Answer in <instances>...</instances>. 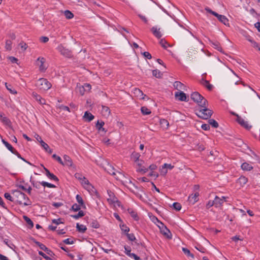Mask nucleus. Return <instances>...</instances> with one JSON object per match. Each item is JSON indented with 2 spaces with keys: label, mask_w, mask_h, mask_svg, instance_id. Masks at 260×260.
Returning a JSON list of instances; mask_svg holds the SVG:
<instances>
[{
  "label": "nucleus",
  "mask_w": 260,
  "mask_h": 260,
  "mask_svg": "<svg viewBox=\"0 0 260 260\" xmlns=\"http://www.w3.org/2000/svg\"><path fill=\"white\" fill-rule=\"evenodd\" d=\"M39 255L42 256L44 258H45L46 260H52V258L50 257L47 256L44 253H43L41 251H39Z\"/></svg>",
  "instance_id": "obj_60"
},
{
  "label": "nucleus",
  "mask_w": 260,
  "mask_h": 260,
  "mask_svg": "<svg viewBox=\"0 0 260 260\" xmlns=\"http://www.w3.org/2000/svg\"><path fill=\"white\" fill-rule=\"evenodd\" d=\"M173 166L171 164H165L161 169V172L163 174L165 175L167 173V170H165V169H169V170H172L173 168Z\"/></svg>",
  "instance_id": "obj_26"
},
{
  "label": "nucleus",
  "mask_w": 260,
  "mask_h": 260,
  "mask_svg": "<svg viewBox=\"0 0 260 260\" xmlns=\"http://www.w3.org/2000/svg\"><path fill=\"white\" fill-rule=\"evenodd\" d=\"M191 99L197 103L200 107L208 104V102L199 92H194L191 94Z\"/></svg>",
  "instance_id": "obj_4"
},
{
  "label": "nucleus",
  "mask_w": 260,
  "mask_h": 260,
  "mask_svg": "<svg viewBox=\"0 0 260 260\" xmlns=\"http://www.w3.org/2000/svg\"><path fill=\"white\" fill-rule=\"evenodd\" d=\"M47 177L51 180H53L54 181L58 180L57 177L56 176H55L53 174L51 173L50 172L47 175Z\"/></svg>",
  "instance_id": "obj_46"
},
{
  "label": "nucleus",
  "mask_w": 260,
  "mask_h": 260,
  "mask_svg": "<svg viewBox=\"0 0 260 260\" xmlns=\"http://www.w3.org/2000/svg\"><path fill=\"white\" fill-rule=\"evenodd\" d=\"M45 62L46 59L44 57H39L37 59L36 63L39 66V70L41 72H45L47 68Z\"/></svg>",
  "instance_id": "obj_8"
},
{
  "label": "nucleus",
  "mask_w": 260,
  "mask_h": 260,
  "mask_svg": "<svg viewBox=\"0 0 260 260\" xmlns=\"http://www.w3.org/2000/svg\"><path fill=\"white\" fill-rule=\"evenodd\" d=\"M175 96L180 101H186V95L185 93L181 91L176 92L175 94Z\"/></svg>",
  "instance_id": "obj_16"
},
{
  "label": "nucleus",
  "mask_w": 260,
  "mask_h": 260,
  "mask_svg": "<svg viewBox=\"0 0 260 260\" xmlns=\"http://www.w3.org/2000/svg\"><path fill=\"white\" fill-rule=\"evenodd\" d=\"M140 156L139 153L134 152L132 153L131 158L135 162V167L136 168V171L144 174L148 171V169L143 166L144 161L140 158Z\"/></svg>",
  "instance_id": "obj_1"
},
{
  "label": "nucleus",
  "mask_w": 260,
  "mask_h": 260,
  "mask_svg": "<svg viewBox=\"0 0 260 260\" xmlns=\"http://www.w3.org/2000/svg\"><path fill=\"white\" fill-rule=\"evenodd\" d=\"M213 206H215L214 200L213 201L210 200L208 202V203L206 204V208L209 209Z\"/></svg>",
  "instance_id": "obj_59"
},
{
  "label": "nucleus",
  "mask_w": 260,
  "mask_h": 260,
  "mask_svg": "<svg viewBox=\"0 0 260 260\" xmlns=\"http://www.w3.org/2000/svg\"><path fill=\"white\" fill-rule=\"evenodd\" d=\"M237 122L242 126L245 128L249 129L251 128V126L249 125L247 121H246L244 119L240 117H238L237 118Z\"/></svg>",
  "instance_id": "obj_14"
},
{
  "label": "nucleus",
  "mask_w": 260,
  "mask_h": 260,
  "mask_svg": "<svg viewBox=\"0 0 260 260\" xmlns=\"http://www.w3.org/2000/svg\"><path fill=\"white\" fill-rule=\"evenodd\" d=\"M19 46L21 48L22 51H25L27 48V44L24 42H21L19 44Z\"/></svg>",
  "instance_id": "obj_47"
},
{
  "label": "nucleus",
  "mask_w": 260,
  "mask_h": 260,
  "mask_svg": "<svg viewBox=\"0 0 260 260\" xmlns=\"http://www.w3.org/2000/svg\"><path fill=\"white\" fill-rule=\"evenodd\" d=\"M152 75L154 77L157 78H160L161 77L162 74L158 70H154L152 71Z\"/></svg>",
  "instance_id": "obj_38"
},
{
  "label": "nucleus",
  "mask_w": 260,
  "mask_h": 260,
  "mask_svg": "<svg viewBox=\"0 0 260 260\" xmlns=\"http://www.w3.org/2000/svg\"><path fill=\"white\" fill-rule=\"evenodd\" d=\"M64 14L67 19H71L74 17L73 14L69 10H66L64 12Z\"/></svg>",
  "instance_id": "obj_41"
},
{
  "label": "nucleus",
  "mask_w": 260,
  "mask_h": 260,
  "mask_svg": "<svg viewBox=\"0 0 260 260\" xmlns=\"http://www.w3.org/2000/svg\"><path fill=\"white\" fill-rule=\"evenodd\" d=\"M238 181L241 185H244L247 183V179L244 176H241L239 178Z\"/></svg>",
  "instance_id": "obj_37"
},
{
  "label": "nucleus",
  "mask_w": 260,
  "mask_h": 260,
  "mask_svg": "<svg viewBox=\"0 0 260 260\" xmlns=\"http://www.w3.org/2000/svg\"><path fill=\"white\" fill-rule=\"evenodd\" d=\"M4 197L6 199H7V200H8L9 201H11L12 202L14 201L13 196L12 197L9 193H8V192L5 193L4 194Z\"/></svg>",
  "instance_id": "obj_51"
},
{
  "label": "nucleus",
  "mask_w": 260,
  "mask_h": 260,
  "mask_svg": "<svg viewBox=\"0 0 260 260\" xmlns=\"http://www.w3.org/2000/svg\"><path fill=\"white\" fill-rule=\"evenodd\" d=\"M41 146L46 151H48V149H49V147L47 144L45 142L43 141L40 143Z\"/></svg>",
  "instance_id": "obj_56"
},
{
  "label": "nucleus",
  "mask_w": 260,
  "mask_h": 260,
  "mask_svg": "<svg viewBox=\"0 0 260 260\" xmlns=\"http://www.w3.org/2000/svg\"><path fill=\"white\" fill-rule=\"evenodd\" d=\"M63 159L64 160V165L68 166L69 167H71L73 165V161L72 159L70 156L67 155H63Z\"/></svg>",
  "instance_id": "obj_21"
},
{
  "label": "nucleus",
  "mask_w": 260,
  "mask_h": 260,
  "mask_svg": "<svg viewBox=\"0 0 260 260\" xmlns=\"http://www.w3.org/2000/svg\"><path fill=\"white\" fill-rule=\"evenodd\" d=\"M173 86L175 89L178 90H185V86L179 81H175L174 83Z\"/></svg>",
  "instance_id": "obj_18"
},
{
  "label": "nucleus",
  "mask_w": 260,
  "mask_h": 260,
  "mask_svg": "<svg viewBox=\"0 0 260 260\" xmlns=\"http://www.w3.org/2000/svg\"><path fill=\"white\" fill-rule=\"evenodd\" d=\"M107 193L108 197L107 198V200L109 204L111 205H113L114 206H120V202L115 196L114 192L110 190H107Z\"/></svg>",
  "instance_id": "obj_6"
},
{
  "label": "nucleus",
  "mask_w": 260,
  "mask_h": 260,
  "mask_svg": "<svg viewBox=\"0 0 260 260\" xmlns=\"http://www.w3.org/2000/svg\"><path fill=\"white\" fill-rule=\"evenodd\" d=\"M75 176L76 178H77L80 181L84 178V177L82 175H81L80 173H77L75 174Z\"/></svg>",
  "instance_id": "obj_64"
},
{
  "label": "nucleus",
  "mask_w": 260,
  "mask_h": 260,
  "mask_svg": "<svg viewBox=\"0 0 260 260\" xmlns=\"http://www.w3.org/2000/svg\"><path fill=\"white\" fill-rule=\"evenodd\" d=\"M76 199L78 204L80 205L83 208H86L85 205L84 204L82 198L79 194L76 195Z\"/></svg>",
  "instance_id": "obj_27"
},
{
  "label": "nucleus",
  "mask_w": 260,
  "mask_h": 260,
  "mask_svg": "<svg viewBox=\"0 0 260 260\" xmlns=\"http://www.w3.org/2000/svg\"><path fill=\"white\" fill-rule=\"evenodd\" d=\"M101 113L104 116L108 117L110 114V110L108 107L102 106Z\"/></svg>",
  "instance_id": "obj_22"
},
{
  "label": "nucleus",
  "mask_w": 260,
  "mask_h": 260,
  "mask_svg": "<svg viewBox=\"0 0 260 260\" xmlns=\"http://www.w3.org/2000/svg\"><path fill=\"white\" fill-rule=\"evenodd\" d=\"M6 87L10 91V92L12 94H15L17 93V91L16 90H15L12 85L7 84V83H5Z\"/></svg>",
  "instance_id": "obj_34"
},
{
  "label": "nucleus",
  "mask_w": 260,
  "mask_h": 260,
  "mask_svg": "<svg viewBox=\"0 0 260 260\" xmlns=\"http://www.w3.org/2000/svg\"><path fill=\"white\" fill-rule=\"evenodd\" d=\"M216 17L221 22L223 23L224 24L226 25L228 24L229 20L225 16L219 15L217 13V15L216 16Z\"/></svg>",
  "instance_id": "obj_25"
},
{
  "label": "nucleus",
  "mask_w": 260,
  "mask_h": 260,
  "mask_svg": "<svg viewBox=\"0 0 260 260\" xmlns=\"http://www.w3.org/2000/svg\"><path fill=\"white\" fill-rule=\"evenodd\" d=\"M4 242L5 244H6L8 247L10 248L13 249V246H14L13 244L11 243V242L7 239H5L4 240Z\"/></svg>",
  "instance_id": "obj_52"
},
{
  "label": "nucleus",
  "mask_w": 260,
  "mask_h": 260,
  "mask_svg": "<svg viewBox=\"0 0 260 260\" xmlns=\"http://www.w3.org/2000/svg\"><path fill=\"white\" fill-rule=\"evenodd\" d=\"M151 30L154 36L158 39L162 37V33L160 31V28H157L156 26H153L151 28Z\"/></svg>",
  "instance_id": "obj_15"
},
{
  "label": "nucleus",
  "mask_w": 260,
  "mask_h": 260,
  "mask_svg": "<svg viewBox=\"0 0 260 260\" xmlns=\"http://www.w3.org/2000/svg\"><path fill=\"white\" fill-rule=\"evenodd\" d=\"M228 198L225 197H221V198L216 196L214 198V202L215 204V207L216 208L220 207L222 206L224 202L226 201V199Z\"/></svg>",
  "instance_id": "obj_9"
},
{
  "label": "nucleus",
  "mask_w": 260,
  "mask_h": 260,
  "mask_svg": "<svg viewBox=\"0 0 260 260\" xmlns=\"http://www.w3.org/2000/svg\"><path fill=\"white\" fill-rule=\"evenodd\" d=\"M209 123L214 128H217L218 126V124L216 121L213 119L209 120Z\"/></svg>",
  "instance_id": "obj_42"
},
{
  "label": "nucleus",
  "mask_w": 260,
  "mask_h": 260,
  "mask_svg": "<svg viewBox=\"0 0 260 260\" xmlns=\"http://www.w3.org/2000/svg\"><path fill=\"white\" fill-rule=\"evenodd\" d=\"M241 168L243 171H250L253 169V167L251 164L247 162L242 163L241 166Z\"/></svg>",
  "instance_id": "obj_17"
},
{
  "label": "nucleus",
  "mask_w": 260,
  "mask_h": 260,
  "mask_svg": "<svg viewBox=\"0 0 260 260\" xmlns=\"http://www.w3.org/2000/svg\"><path fill=\"white\" fill-rule=\"evenodd\" d=\"M199 192L197 191L194 193L190 194L188 198L189 202L193 205L199 200Z\"/></svg>",
  "instance_id": "obj_11"
},
{
  "label": "nucleus",
  "mask_w": 260,
  "mask_h": 260,
  "mask_svg": "<svg viewBox=\"0 0 260 260\" xmlns=\"http://www.w3.org/2000/svg\"><path fill=\"white\" fill-rule=\"evenodd\" d=\"M173 207L177 211H179L181 209V205L178 203H174L173 204Z\"/></svg>",
  "instance_id": "obj_54"
},
{
  "label": "nucleus",
  "mask_w": 260,
  "mask_h": 260,
  "mask_svg": "<svg viewBox=\"0 0 260 260\" xmlns=\"http://www.w3.org/2000/svg\"><path fill=\"white\" fill-rule=\"evenodd\" d=\"M89 181L84 177V178L81 181V183L83 187L85 185H88Z\"/></svg>",
  "instance_id": "obj_62"
},
{
  "label": "nucleus",
  "mask_w": 260,
  "mask_h": 260,
  "mask_svg": "<svg viewBox=\"0 0 260 260\" xmlns=\"http://www.w3.org/2000/svg\"><path fill=\"white\" fill-rule=\"evenodd\" d=\"M12 42L11 41L7 40L6 42V48L7 50H10L11 49Z\"/></svg>",
  "instance_id": "obj_63"
},
{
  "label": "nucleus",
  "mask_w": 260,
  "mask_h": 260,
  "mask_svg": "<svg viewBox=\"0 0 260 260\" xmlns=\"http://www.w3.org/2000/svg\"><path fill=\"white\" fill-rule=\"evenodd\" d=\"M134 93L136 96L140 99L144 100L146 96V95L144 94L143 92L139 89L136 88L134 90Z\"/></svg>",
  "instance_id": "obj_19"
},
{
  "label": "nucleus",
  "mask_w": 260,
  "mask_h": 260,
  "mask_svg": "<svg viewBox=\"0 0 260 260\" xmlns=\"http://www.w3.org/2000/svg\"><path fill=\"white\" fill-rule=\"evenodd\" d=\"M248 40L251 43L253 47L258 49V47H260L256 42L252 40V39H248Z\"/></svg>",
  "instance_id": "obj_57"
},
{
  "label": "nucleus",
  "mask_w": 260,
  "mask_h": 260,
  "mask_svg": "<svg viewBox=\"0 0 260 260\" xmlns=\"http://www.w3.org/2000/svg\"><path fill=\"white\" fill-rule=\"evenodd\" d=\"M37 87L41 90L46 91L49 89L51 86V84L45 78L39 79L36 83Z\"/></svg>",
  "instance_id": "obj_5"
},
{
  "label": "nucleus",
  "mask_w": 260,
  "mask_h": 260,
  "mask_svg": "<svg viewBox=\"0 0 260 260\" xmlns=\"http://www.w3.org/2000/svg\"><path fill=\"white\" fill-rule=\"evenodd\" d=\"M83 187L90 193H92L94 191V188L90 182L88 183V185L84 186Z\"/></svg>",
  "instance_id": "obj_33"
},
{
  "label": "nucleus",
  "mask_w": 260,
  "mask_h": 260,
  "mask_svg": "<svg viewBox=\"0 0 260 260\" xmlns=\"http://www.w3.org/2000/svg\"><path fill=\"white\" fill-rule=\"evenodd\" d=\"M182 251L185 254H186L188 257H190L191 258H194V255L193 254L191 253L190 251L186 248H182Z\"/></svg>",
  "instance_id": "obj_39"
},
{
  "label": "nucleus",
  "mask_w": 260,
  "mask_h": 260,
  "mask_svg": "<svg viewBox=\"0 0 260 260\" xmlns=\"http://www.w3.org/2000/svg\"><path fill=\"white\" fill-rule=\"evenodd\" d=\"M76 228L79 232L84 233L87 230L86 227L83 224H80L79 223H77Z\"/></svg>",
  "instance_id": "obj_29"
},
{
  "label": "nucleus",
  "mask_w": 260,
  "mask_h": 260,
  "mask_svg": "<svg viewBox=\"0 0 260 260\" xmlns=\"http://www.w3.org/2000/svg\"><path fill=\"white\" fill-rule=\"evenodd\" d=\"M81 207L82 206L79 204H74L73 205V206L72 207V209L74 211H80V210Z\"/></svg>",
  "instance_id": "obj_44"
},
{
  "label": "nucleus",
  "mask_w": 260,
  "mask_h": 260,
  "mask_svg": "<svg viewBox=\"0 0 260 260\" xmlns=\"http://www.w3.org/2000/svg\"><path fill=\"white\" fill-rule=\"evenodd\" d=\"M12 194L14 201L17 202L19 204H22L25 206L31 205V201L24 193L18 190H15L13 191Z\"/></svg>",
  "instance_id": "obj_2"
},
{
  "label": "nucleus",
  "mask_w": 260,
  "mask_h": 260,
  "mask_svg": "<svg viewBox=\"0 0 260 260\" xmlns=\"http://www.w3.org/2000/svg\"><path fill=\"white\" fill-rule=\"evenodd\" d=\"M107 172L109 174L115 176V178L117 180L121 179V177L123 176V175L120 172H116L114 168L111 166H108L107 168Z\"/></svg>",
  "instance_id": "obj_7"
},
{
  "label": "nucleus",
  "mask_w": 260,
  "mask_h": 260,
  "mask_svg": "<svg viewBox=\"0 0 260 260\" xmlns=\"http://www.w3.org/2000/svg\"><path fill=\"white\" fill-rule=\"evenodd\" d=\"M120 228H121V231L124 232V233H125L126 234L129 232V229L128 227H127V226H126L124 224H122V225L120 226Z\"/></svg>",
  "instance_id": "obj_48"
},
{
  "label": "nucleus",
  "mask_w": 260,
  "mask_h": 260,
  "mask_svg": "<svg viewBox=\"0 0 260 260\" xmlns=\"http://www.w3.org/2000/svg\"><path fill=\"white\" fill-rule=\"evenodd\" d=\"M40 183L42 185H43L44 187H48L49 188H55V185H54V184L47 182L42 181V182H40Z\"/></svg>",
  "instance_id": "obj_40"
},
{
  "label": "nucleus",
  "mask_w": 260,
  "mask_h": 260,
  "mask_svg": "<svg viewBox=\"0 0 260 260\" xmlns=\"http://www.w3.org/2000/svg\"><path fill=\"white\" fill-rule=\"evenodd\" d=\"M52 157L53 158L55 159L59 164H60L61 165L64 166V163L62 161V160L61 158H60V157H59V156H57V155L54 154H53L52 155Z\"/></svg>",
  "instance_id": "obj_45"
},
{
  "label": "nucleus",
  "mask_w": 260,
  "mask_h": 260,
  "mask_svg": "<svg viewBox=\"0 0 260 260\" xmlns=\"http://www.w3.org/2000/svg\"><path fill=\"white\" fill-rule=\"evenodd\" d=\"M23 218L25 220V221L27 222V223L30 226L31 228L33 227V222L29 218H28L26 216H24Z\"/></svg>",
  "instance_id": "obj_43"
},
{
  "label": "nucleus",
  "mask_w": 260,
  "mask_h": 260,
  "mask_svg": "<svg viewBox=\"0 0 260 260\" xmlns=\"http://www.w3.org/2000/svg\"><path fill=\"white\" fill-rule=\"evenodd\" d=\"M124 249H125V254L129 257L131 255V254L133 253L131 252V248L126 246H124Z\"/></svg>",
  "instance_id": "obj_55"
},
{
  "label": "nucleus",
  "mask_w": 260,
  "mask_h": 260,
  "mask_svg": "<svg viewBox=\"0 0 260 260\" xmlns=\"http://www.w3.org/2000/svg\"><path fill=\"white\" fill-rule=\"evenodd\" d=\"M141 111L143 115H146L151 114V111L150 109L147 108L145 106L142 107L141 108Z\"/></svg>",
  "instance_id": "obj_32"
},
{
  "label": "nucleus",
  "mask_w": 260,
  "mask_h": 260,
  "mask_svg": "<svg viewBox=\"0 0 260 260\" xmlns=\"http://www.w3.org/2000/svg\"><path fill=\"white\" fill-rule=\"evenodd\" d=\"M36 244L38 245L42 250L46 252L48 254L51 255L52 253V252L46 247L45 245L40 243L39 242H36Z\"/></svg>",
  "instance_id": "obj_20"
},
{
  "label": "nucleus",
  "mask_w": 260,
  "mask_h": 260,
  "mask_svg": "<svg viewBox=\"0 0 260 260\" xmlns=\"http://www.w3.org/2000/svg\"><path fill=\"white\" fill-rule=\"evenodd\" d=\"M126 235L129 240L131 241H134L136 240L135 236L133 234H128L127 233Z\"/></svg>",
  "instance_id": "obj_50"
},
{
  "label": "nucleus",
  "mask_w": 260,
  "mask_h": 260,
  "mask_svg": "<svg viewBox=\"0 0 260 260\" xmlns=\"http://www.w3.org/2000/svg\"><path fill=\"white\" fill-rule=\"evenodd\" d=\"M211 44L213 48L217 49L218 51L220 52L222 51V48L220 46V44L218 42H212Z\"/></svg>",
  "instance_id": "obj_30"
},
{
  "label": "nucleus",
  "mask_w": 260,
  "mask_h": 260,
  "mask_svg": "<svg viewBox=\"0 0 260 260\" xmlns=\"http://www.w3.org/2000/svg\"><path fill=\"white\" fill-rule=\"evenodd\" d=\"M207 107L208 104L200 107V109L197 110V115L202 119H208L209 118L213 112Z\"/></svg>",
  "instance_id": "obj_3"
},
{
  "label": "nucleus",
  "mask_w": 260,
  "mask_h": 260,
  "mask_svg": "<svg viewBox=\"0 0 260 260\" xmlns=\"http://www.w3.org/2000/svg\"><path fill=\"white\" fill-rule=\"evenodd\" d=\"M2 142L5 145V146L7 148V149L10 150L12 153L15 150L14 148L7 141H6L4 139H2Z\"/></svg>",
  "instance_id": "obj_28"
},
{
  "label": "nucleus",
  "mask_w": 260,
  "mask_h": 260,
  "mask_svg": "<svg viewBox=\"0 0 260 260\" xmlns=\"http://www.w3.org/2000/svg\"><path fill=\"white\" fill-rule=\"evenodd\" d=\"M84 215V212L83 211H79V212L75 215H72L71 217L75 219H77Z\"/></svg>",
  "instance_id": "obj_35"
},
{
  "label": "nucleus",
  "mask_w": 260,
  "mask_h": 260,
  "mask_svg": "<svg viewBox=\"0 0 260 260\" xmlns=\"http://www.w3.org/2000/svg\"><path fill=\"white\" fill-rule=\"evenodd\" d=\"M83 118L85 121L90 122L94 119V116L88 111H86L84 113Z\"/></svg>",
  "instance_id": "obj_23"
},
{
  "label": "nucleus",
  "mask_w": 260,
  "mask_h": 260,
  "mask_svg": "<svg viewBox=\"0 0 260 260\" xmlns=\"http://www.w3.org/2000/svg\"><path fill=\"white\" fill-rule=\"evenodd\" d=\"M91 225L92 228L95 229H98L100 227V224L96 221H93L91 223Z\"/></svg>",
  "instance_id": "obj_58"
},
{
  "label": "nucleus",
  "mask_w": 260,
  "mask_h": 260,
  "mask_svg": "<svg viewBox=\"0 0 260 260\" xmlns=\"http://www.w3.org/2000/svg\"><path fill=\"white\" fill-rule=\"evenodd\" d=\"M104 125V122L102 121H100L99 120L97 121L96 124V127L98 129H101L102 127Z\"/></svg>",
  "instance_id": "obj_53"
},
{
  "label": "nucleus",
  "mask_w": 260,
  "mask_h": 260,
  "mask_svg": "<svg viewBox=\"0 0 260 260\" xmlns=\"http://www.w3.org/2000/svg\"><path fill=\"white\" fill-rule=\"evenodd\" d=\"M202 84L209 90H211L213 88L212 85L210 84L209 81L207 80H204Z\"/></svg>",
  "instance_id": "obj_36"
},
{
  "label": "nucleus",
  "mask_w": 260,
  "mask_h": 260,
  "mask_svg": "<svg viewBox=\"0 0 260 260\" xmlns=\"http://www.w3.org/2000/svg\"><path fill=\"white\" fill-rule=\"evenodd\" d=\"M161 126L164 128H167L169 127V123L166 119H161L160 120Z\"/></svg>",
  "instance_id": "obj_31"
},
{
  "label": "nucleus",
  "mask_w": 260,
  "mask_h": 260,
  "mask_svg": "<svg viewBox=\"0 0 260 260\" xmlns=\"http://www.w3.org/2000/svg\"><path fill=\"white\" fill-rule=\"evenodd\" d=\"M0 120L5 125H9L10 124V120L5 116L4 114L0 112Z\"/></svg>",
  "instance_id": "obj_24"
},
{
  "label": "nucleus",
  "mask_w": 260,
  "mask_h": 260,
  "mask_svg": "<svg viewBox=\"0 0 260 260\" xmlns=\"http://www.w3.org/2000/svg\"><path fill=\"white\" fill-rule=\"evenodd\" d=\"M159 44L161 45V46L164 48H167V47L169 46L168 43L164 40L161 39L159 41Z\"/></svg>",
  "instance_id": "obj_49"
},
{
  "label": "nucleus",
  "mask_w": 260,
  "mask_h": 260,
  "mask_svg": "<svg viewBox=\"0 0 260 260\" xmlns=\"http://www.w3.org/2000/svg\"><path fill=\"white\" fill-rule=\"evenodd\" d=\"M162 226L159 227L160 229L161 233L167 238L169 239L172 238V234L170 230L164 225V224L161 222H160Z\"/></svg>",
  "instance_id": "obj_10"
},
{
  "label": "nucleus",
  "mask_w": 260,
  "mask_h": 260,
  "mask_svg": "<svg viewBox=\"0 0 260 260\" xmlns=\"http://www.w3.org/2000/svg\"><path fill=\"white\" fill-rule=\"evenodd\" d=\"M86 91H89L91 88V86L89 84L85 83L83 85Z\"/></svg>",
  "instance_id": "obj_61"
},
{
  "label": "nucleus",
  "mask_w": 260,
  "mask_h": 260,
  "mask_svg": "<svg viewBox=\"0 0 260 260\" xmlns=\"http://www.w3.org/2000/svg\"><path fill=\"white\" fill-rule=\"evenodd\" d=\"M57 50L59 52H60L61 54L67 57H69L71 56V52L70 51L64 48L62 45H59L57 47Z\"/></svg>",
  "instance_id": "obj_13"
},
{
  "label": "nucleus",
  "mask_w": 260,
  "mask_h": 260,
  "mask_svg": "<svg viewBox=\"0 0 260 260\" xmlns=\"http://www.w3.org/2000/svg\"><path fill=\"white\" fill-rule=\"evenodd\" d=\"M52 223L55 224V225H53V224L50 225L49 226V229L52 231H55L57 228V225L61 223H63V222L61 218H58L52 219Z\"/></svg>",
  "instance_id": "obj_12"
}]
</instances>
